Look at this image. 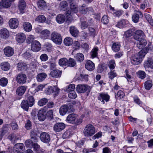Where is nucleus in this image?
<instances>
[{
  "instance_id": "nucleus-16",
  "label": "nucleus",
  "mask_w": 153,
  "mask_h": 153,
  "mask_svg": "<svg viewBox=\"0 0 153 153\" xmlns=\"http://www.w3.org/2000/svg\"><path fill=\"white\" fill-rule=\"evenodd\" d=\"M88 89V86L84 85H78L76 88V91L79 93H83L87 91Z\"/></svg>"
},
{
  "instance_id": "nucleus-25",
  "label": "nucleus",
  "mask_w": 153,
  "mask_h": 153,
  "mask_svg": "<svg viewBox=\"0 0 153 153\" xmlns=\"http://www.w3.org/2000/svg\"><path fill=\"white\" fill-rule=\"evenodd\" d=\"M85 67L89 71H92L95 68L94 64L91 60H88L85 64Z\"/></svg>"
},
{
  "instance_id": "nucleus-20",
  "label": "nucleus",
  "mask_w": 153,
  "mask_h": 153,
  "mask_svg": "<svg viewBox=\"0 0 153 153\" xmlns=\"http://www.w3.org/2000/svg\"><path fill=\"white\" fill-rule=\"evenodd\" d=\"M9 36L8 30L6 28L2 29L0 30V36L3 39H6Z\"/></svg>"
},
{
  "instance_id": "nucleus-62",
  "label": "nucleus",
  "mask_w": 153,
  "mask_h": 153,
  "mask_svg": "<svg viewBox=\"0 0 153 153\" xmlns=\"http://www.w3.org/2000/svg\"><path fill=\"white\" fill-rule=\"evenodd\" d=\"M32 126L31 122L29 120H27L25 122V127L27 130H29L31 128Z\"/></svg>"
},
{
  "instance_id": "nucleus-40",
  "label": "nucleus",
  "mask_w": 153,
  "mask_h": 153,
  "mask_svg": "<svg viewBox=\"0 0 153 153\" xmlns=\"http://www.w3.org/2000/svg\"><path fill=\"white\" fill-rule=\"evenodd\" d=\"M81 27L83 29H85L88 26L87 22L86 21V18L85 17H82L81 19Z\"/></svg>"
},
{
  "instance_id": "nucleus-21",
  "label": "nucleus",
  "mask_w": 153,
  "mask_h": 153,
  "mask_svg": "<svg viewBox=\"0 0 153 153\" xmlns=\"http://www.w3.org/2000/svg\"><path fill=\"white\" fill-rule=\"evenodd\" d=\"M4 51L5 55L8 57L12 56L14 53L13 49L9 46L5 48L4 49Z\"/></svg>"
},
{
  "instance_id": "nucleus-15",
  "label": "nucleus",
  "mask_w": 153,
  "mask_h": 153,
  "mask_svg": "<svg viewBox=\"0 0 153 153\" xmlns=\"http://www.w3.org/2000/svg\"><path fill=\"white\" fill-rule=\"evenodd\" d=\"M25 35L22 33H18L16 37V40L19 43H22L26 39Z\"/></svg>"
},
{
  "instance_id": "nucleus-32",
  "label": "nucleus",
  "mask_w": 153,
  "mask_h": 153,
  "mask_svg": "<svg viewBox=\"0 0 153 153\" xmlns=\"http://www.w3.org/2000/svg\"><path fill=\"white\" fill-rule=\"evenodd\" d=\"M128 23V21L124 19H123L119 21L116 25V26L119 28H122L126 26Z\"/></svg>"
},
{
  "instance_id": "nucleus-11",
  "label": "nucleus",
  "mask_w": 153,
  "mask_h": 153,
  "mask_svg": "<svg viewBox=\"0 0 153 153\" xmlns=\"http://www.w3.org/2000/svg\"><path fill=\"white\" fill-rule=\"evenodd\" d=\"M133 37L134 39L139 40L141 37H146V36L143 31L141 30H138L134 32Z\"/></svg>"
},
{
  "instance_id": "nucleus-18",
  "label": "nucleus",
  "mask_w": 153,
  "mask_h": 153,
  "mask_svg": "<svg viewBox=\"0 0 153 153\" xmlns=\"http://www.w3.org/2000/svg\"><path fill=\"white\" fill-rule=\"evenodd\" d=\"M17 68L19 71H24L27 70V64L24 62H21L18 63Z\"/></svg>"
},
{
  "instance_id": "nucleus-17",
  "label": "nucleus",
  "mask_w": 153,
  "mask_h": 153,
  "mask_svg": "<svg viewBox=\"0 0 153 153\" xmlns=\"http://www.w3.org/2000/svg\"><path fill=\"white\" fill-rule=\"evenodd\" d=\"M145 38L146 37H141L139 40H137L139 41V42L137 43V47L139 49L143 48L147 44V42Z\"/></svg>"
},
{
  "instance_id": "nucleus-3",
  "label": "nucleus",
  "mask_w": 153,
  "mask_h": 153,
  "mask_svg": "<svg viewBox=\"0 0 153 153\" xmlns=\"http://www.w3.org/2000/svg\"><path fill=\"white\" fill-rule=\"evenodd\" d=\"M77 116L74 114H69L67 117L65 121L68 123L71 124H76L77 125H79L81 123L80 120L77 118Z\"/></svg>"
},
{
  "instance_id": "nucleus-50",
  "label": "nucleus",
  "mask_w": 153,
  "mask_h": 153,
  "mask_svg": "<svg viewBox=\"0 0 153 153\" xmlns=\"http://www.w3.org/2000/svg\"><path fill=\"white\" fill-rule=\"evenodd\" d=\"M79 9L81 13L83 14H85L88 12V7L85 4L80 6Z\"/></svg>"
},
{
  "instance_id": "nucleus-2",
  "label": "nucleus",
  "mask_w": 153,
  "mask_h": 153,
  "mask_svg": "<svg viewBox=\"0 0 153 153\" xmlns=\"http://www.w3.org/2000/svg\"><path fill=\"white\" fill-rule=\"evenodd\" d=\"M83 132L85 136L88 137H91L94 134L96 131L94 126L91 124H89L85 126Z\"/></svg>"
},
{
  "instance_id": "nucleus-36",
  "label": "nucleus",
  "mask_w": 153,
  "mask_h": 153,
  "mask_svg": "<svg viewBox=\"0 0 153 153\" xmlns=\"http://www.w3.org/2000/svg\"><path fill=\"white\" fill-rule=\"evenodd\" d=\"M32 25L31 24L28 22H25L23 25V28L25 30L26 32H30L32 30Z\"/></svg>"
},
{
  "instance_id": "nucleus-5",
  "label": "nucleus",
  "mask_w": 153,
  "mask_h": 153,
  "mask_svg": "<svg viewBox=\"0 0 153 153\" xmlns=\"http://www.w3.org/2000/svg\"><path fill=\"white\" fill-rule=\"evenodd\" d=\"M27 79L26 75L22 73L17 74L16 78L17 82L19 84H23L26 83Z\"/></svg>"
},
{
  "instance_id": "nucleus-7",
  "label": "nucleus",
  "mask_w": 153,
  "mask_h": 153,
  "mask_svg": "<svg viewBox=\"0 0 153 153\" xmlns=\"http://www.w3.org/2000/svg\"><path fill=\"white\" fill-rule=\"evenodd\" d=\"M31 50L35 52L39 51L41 48V45L40 42L36 40L33 41L31 44Z\"/></svg>"
},
{
  "instance_id": "nucleus-45",
  "label": "nucleus",
  "mask_w": 153,
  "mask_h": 153,
  "mask_svg": "<svg viewBox=\"0 0 153 153\" xmlns=\"http://www.w3.org/2000/svg\"><path fill=\"white\" fill-rule=\"evenodd\" d=\"M70 8L73 13H76L78 11L77 5L72 1L70 2Z\"/></svg>"
},
{
  "instance_id": "nucleus-64",
  "label": "nucleus",
  "mask_w": 153,
  "mask_h": 153,
  "mask_svg": "<svg viewBox=\"0 0 153 153\" xmlns=\"http://www.w3.org/2000/svg\"><path fill=\"white\" fill-rule=\"evenodd\" d=\"M137 74L139 77L141 79H144L146 77V73L143 71H139L137 72Z\"/></svg>"
},
{
  "instance_id": "nucleus-34",
  "label": "nucleus",
  "mask_w": 153,
  "mask_h": 153,
  "mask_svg": "<svg viewBox=\"0 0 153 153\" xmlns=\"http://www.w3.org/2000/svg\"><path fill=\"white\" fill-rule=\"evenodd\" d=\"M70 31L71 35L74 37L77 36L79 31L77 28L74 26H71L70 28Z\"/></svg>"
},
{
  "instance_id": "nucleus-61",
  "label": "nucleus",
  "mask_w": 153,
  "mask_h": 153,
  "mask_svg": "<svg viewBox=\"0 0 153 153\" xmlns=\"http://www.w3.org/2000/svg\"><path fill=\"white\" fill-rule=\"evenodd\" d=\"M68 6V3L65 1H62L60 4V6L61 9L64 10L67 8Z\"/></svg>"
},
{
  "instance_id": "nucleus-35",
  "label": "nucleus",
  "mask_w": 153,
  "mask_h": 153,
  "mask_svg": "<svg viewBox=\"0 0 153 153\" xmlns=\"http://www.w3.org/2000/svg\"><path fill=\"white\" fill-rule=\"evenodd\" d=\"M74 58L76 60L79 62H81L83 61L84 59L83 54L80 53L76 54L75 55Z\"/></svg>"
},
{
  "instance_id": "nucleus-60",
  "label": "nucleus",
  "mask_w": 153,
  "mask_h": 153,
  "mask_svg": "<svg viewBox=\"0 0 153 153\" xmlns=\"http://www.w3.org/2000/svg\"><path fill=\"white\" fill-rule=\"evenodd\" d=\"M76 62L75 60L72 58H70L68 60V66L74 67L76 65Z\"/></svg>"
},
{
  "instance_id": "nucleus-4",
  "label": "nucleus",
  "mask_w": 153,
  "mask_h": 153,
  "mask_svg": "<svg viewBox=\"0 0 153 153\" xmlns=\"http://www.w3.org/2000/svg\"><path fill=\"white\" fill-rule=\"evenodd\" d=\"M51 37L52 40L56 44H60L62 42V36L56 32H53L51 34Z\"/></svg>"
},
{
  "instance_id": "nucleus-26",
  "label": "nucleus",
  "mask_w": 153,
  "mask_h": 153,
  "mask_svg": "<svg viewBox=\"0 0 153 153\" xmlns=\"http://www.w3.org/2000/svg\"><path fill=\"white\" fill-rule=\"evenodd\" d=\"M1 69L3 71H7L9 70L10 68V64L7 62H1L0 64Z\"/></svg>"
},
{
  "instance_id": "nucleus-47",
  "label": "nucleus",
  "mask_w": 153,
  "mask_h": 153,
  "mask_svg": "<svg viewBox=\"0 0 153 153\" xmlns=\"http://www.w3.org/2000/svg\"><path fill=\"white\" fill-rule=\"evenodd\" d=\"M10 126V124H6L4 125L1 129V134L3 135L7 132L9 130Z\"/></svg>"
},
{
  "instance_id": "nucleus-54",
  "label": "nucleus",
  "mask_w": 153,
  "mask_h": 153,
  "mask_svg": "<svg viewBox=\"0 0 153 153\" xmlns=\"http://www.w3.org/2000/svg\"><path fill=\"white\" fill-rule=\"evenodd\" d=\"M46 20V18L43 15H40L36 18L35 20L39 22H44Z\"/></svg>"
},
{
  "instance_id": "nucleus-41",
  "label": "nucleus",
  "mask_w": 153,
  "mask_h": 153,
  "mask_svg": "<svg viewBox=\"0 0 153 153\" xmlns=\"http://www.w3.org/2000/svg\"><path fill=\"white\" fill-rule=\"evenodd\" d=\"M40 34L42 38L44 39H46L49 36L50 34V32L48 30H44L41 32Z\"/></svg>"
},
{
  "instance_id": "nucleus-55",
  "label": "nucleus",
  "mask_w": 153,
  "mask_h": 153,
  "mask_svg": "<svg viewBox=\"0 0 153 153\" xmlns=\"http://www.w3.org/2000/svg\"><path fill=\"white\" fill-rule=\"evenodd\" d=\"M98 51V48L97 47L94 48L91 52L90 54L92 58L96 57L98 54L97 51Z\"/></svg>"
},
{
  "instance_id": "nucleus-39",
  "label": "nucleus",
  "mask_w": 153,
  "mask_h": 153,
  "mask_svg": "<svg viewBox=\"0 0 153 153\" xmlns=\"http://www.w3.org/2000/svg\"><path fill=\"white\" fill-rule=\"evenodd\" d=\"M133 31V29L132 28H131L126 31L123 34V37L126 38H129L132 35Z\"/></svg>"
},
{
  "instance_id": "nucleus-56",
  "label": "nucleus",
  "mask_w": 153,
  "mask_h": 153,
  "mask_svg": "<svg viewBox=\"0 0 153 153\" xmlns=\"http://www.w3.org/2000/svg\"><path fill=\"white\" fill-rule=\"evenodd\" d=\"M108 75L109 78L111 80L117 76V74L114 70L111 71L108 73Z\"/></svg>"
},
{
  "instance_id": "nucleus-19",
  "label": "nucleus",
  "mask_w": 153,
  "mask_h": 153,
  "mask_svg": "<svg viewBox=\"0 0 153 153\" xmlns=\"http://www.w3.org/2000/svg\"><path fill=\"white\" fill-rule=\"evenodd\" d=\"M38 133L36 130L33 129L30 133V139L33 140L34 142H36L38 141Z\"/></svg>"
},
{
  "instance_id": "nucleus-52",
  "label": "nucleus",
  "mask_w": 153,
  "mask_h": 153,
  "mask_svg": "<svg viewBox=\"0 0 153 153\" xmlns=\"http://www.w3.org/2000/svg\"><path fill=\"white\" fill-rule=\"evenodd\" d=\"M37 5L38 7L42 9L44 8L46 6V3L43 0H40L37 2Z\"/></svg>"
},
{
  "instance_id": "nucleus-63",
  "label": "nucleus",
  "mask_w": 153,
  "mask_h": 153,
  "mask_svg": "<svg viewBox=\"0 0 153 153\" xmlns=\"http://www.w3.org/2000/svg\"><path fill=\"white\" fill-rule=\"evenodd\" d=\"M101 22L104 24L106 25L109 22L108 17L106 15H104L101 19Z\"/></svg>"
},
{
  "instance_id": "nucleus-58",
  "label": "nucleus",
  "mask_w": 153,
  "mask_h": 153,
  "mask_svg": "<svg viewBox=\"0 0 153 153\" xmlns=\"http://www.w3.org/2000/svg\"><path fill=\"white\" fill-rule=\"evenodd\" d=\"M48 102V100L45 98H43L39 100L38 102V105L40 106H43L45 105Z\"/></svg>"
},
{
  "instance_id": "nucleus-51",
  "label": "nucleus",
  "mask_w": 153,
  "mask_h": 153,
  "mask_svg": "<svg viewBox=\"0 0 153 153\" xmlns=\"http://www.w3.org/2000/svg\"><path fill=\"white\" fill-rule=\"evenodd\" d=\"M152 82L151 80H148L144 83L145 88L147 90H149L152 86Z\"/></svg>"
},
{
  "instance_id": "nucleus-10",
  "label": "nucleus",
  "mask_w": 153,
  "mask_h": 153,
  "mask_svg": "<svg viewBox=\"0 0 153 153\" xmlns=\"http://www.w3.org/2000/svg\"><path fill=\"white\" fill-rule=\"evenodd\" d=\"M65 124L63 123H57L53 127V129L56 132H59L63 130L65 128Z\"/></svg>"
},
{
  "instance_id": "nucleus-8",
  "label": "nucleus",
  "mask_w": 153,
  "mask_h": 153,
  "mask_svg": "<svg viewBox=\"0 0 153 153\" xmlns=\"http://www.w3.org/2000/svg\"><path fill=\"white\" fill-rule=\"evenodd\" d=\"M25 146L22 143L16 144L14 146L13 151L15 153H23Z\"/></svg>"
},
{
  "instance_id": "nucleus-46",
  "label": "nucleus",
  "mask_w": 153,
  "mask_h": 153,
  "mask_svg": "<svg viewBox=\"0 0 153 153\" xmlns=\"http://www.w3.org/2000/svg\"><path fill=\"white\" fill-rule=\"evenodd\" d=\"M107 66L106 64H100L99 65L98 67L97 71L98 73H101L105 70H106L107 69Z\"/></svg>"
},
{
  "instance_id": "nucleus-49",
  "label": "nucleus",
  "mask_w": 153,
  "mask_h": 153,
  "mask_svg": "<svg viewBox=\"0 0 153 153\" xmlns=\"http://www.w3.org/2000/svg\"><path fill=\"white\" fill-rule=\"evenodd\" d=\"M64 43L66 46H69L72 44L73 40L70 37H67L65 39Z\"/></svg>"
},
{
  "instance_id": "nucleus-14",
  "label": "nucleus",
  "mask_w": 153,
  "mask_h": 153,
  "mask_svg": "<svg viewBox=\"0 0 153 153\" xmlns=\"http://www.w3.org/2000/svg\"><path fill=\"white\" fill-rule=\"evenodd\" d=\"M9 24L11 29L16 28L18 26L19 22L16 18H12L9 21Z\"/></svg>"
},
{
  "instance_id": "nucleus-1",
  "label": "nucleus",
  "mask_w": 153,
  "mask_h": 153,
  "mask_svg": "<svg viewBox=\"0 0 153 153\" xmlns=\"http://www.w3.org/2000/svg\"><path fill=\"white\" fill-rule=\"evenodd\" d=\"M144 57V54H142V52H139L137 54L131 57V64L134 65L140 64Z\"/></svg>"
},
{
  "instance_id": "nucleus-53",
  "label": "nucleus",
  "mask_w": 153,
  "mask_h": 153,
  "mask_svg": "<svg viewBox=\"0 0 153 153\" xmlns=\"http://www.w3.org/2000/svg\"><path fill=\"white\" fill-rule=\"evenodd\" d=\"M8 83L7 79L5 77H3L0 79V85L2 87L6 86Z\"/></svg>"
},
{
  "instance_id": "nucleus-6",
  "label": "nucleus",
  "mask_w": 153,
  "mask_h": 153,
  "mask_svg": "<svg viewBox=\"0 0 153 153\" xmlns=\"http://www.w3.org/2000/svg\"><path fill=\"white\" fill-rule=\"evenodd\" d=\"M40 138L42 142L45 143H48L51 140L50 134L45 132H43L40 134Z\"/></svg>"
},
{
  "instance_id": "nucleus-37",
  "label": "nucleus",
  "mask_w": 153,
  "mask_h": 153,
  "mask_svg": "<svg viewBox=\"0 0 153 153\" xmlns=\"http://www.w3.org/2000/svg\"><path fill=\"white\" fill-rule=\"evenodd\" d=\"M21 106L22 108L27 111L28 109L29 106L28 101L26 100H22L21 104Z\"/></svg>"
},
{
  "instance_id": "nucleus-22",
  "label": "nucleus",
  "mask_w": 153,
  "mask_h": 153,
  "mask_svg": "<svg viewBox=\"0 0 153 153\" xmlns=\"http://www.w3.org/2000/svg\"><path fill=\"white\" fill-rule=\"evenodd\" d=\"M46 111L44 109L40 110L38 114V119L40 121H43L46 118Z\"/></svg>"
},
{
  "instance_id": "nucleus-9",
  "label": "nucleus",
  "mask_w": 153,
  "mask_h": 153,
  "mask_svg": "<svg viewBox=\"0 0 153 153\" xmlns=\"http://www.w3.org/2000/svg\"><path fill=\"white\" fill-rule=\"evenodd\" d=\"M110 97V96L107 94L102 93L99 94L98 100L101 101L103 104H104L105 102H107L109 101Z\"/></svg>"
},
{
  "instance_id": "nucleus-27",
  "label": "nucleus",
  "mask_w": 153,
  "mask_h": 153,
  "mask_svg": "<svg viewBox=\"0 0 153 153\" xmlns=\"http://www.w3.org/2000/svg\"><path fill=\"white\" fill-rule=\"evenodd\" d=\"M144 66L145 68L153 69V59L151 58H148L145 62Z\"/></svg>"
},
{
  "instance_id": "nucleus-31",
  "label": "nucleus",
  "mask_w": 153,
  "mask_h": 153,
  "mask_svg": "<svg viewBox=\"0 0 153 153\" xmlns=\"http://www.w3.org/2000/svg\"><path fill=\"white\" fill-rule=\"evenodd\" d=\"M25 97L29 102V106L32 107L34 103L35 100L33 97L27 94H26Z\"/></svg>"
},
{
  "instance_id": "nucleus-29",
  "label": "nucleus",
  "mask_w": 153,
  "mask_h": 153,
  "mask_svg": "<svg viewBox=\"0 0 153 153\" xmlns=\"http://www.w3.org/2000/svg\"><path fill=\"white\" fill-rule=\"evenodd\" d=\"M66 19L65 16L61 14L58 15L56 18V21L59 24H62L64 23Z\"/></svg>"
},
{
  "instance_id": "nucleus-13",
  "label": "nucleus",
  "mask_w": 153,
  "mask_h": 153,
  "mask_svg": "<svg viewBox=\"0 0 153 153\" xmlns=\"http://www.w3.org/2000/svg\"><path fill=\"white\" fill-rule=\"evenodd\" d=\"M11 3V0H1L0 2V6L3 8L8 9L10 7Z\"/></svg>"
},
{
  "instance_id": "nucleus-28",
  "label": "nucleus",
  "mask_w": 153,
  "mask_h": 153,
  "mask_svg": "<svg viewBox=\"0 0 153 153\" xmlns=\"http://www.w3.org/2000/svg\"><path fill=\"white\" fill-rule=\"evenodd\" d=\"M62 72L58 70H54L51 71L50 74V75L52 77L58 78L60 77Z\"/></svg>"
},
{
  "instance_id": "nucleus-24",
  "label": "nucleus",
  "mask_w": 153,
  "mask_h": 153,
  "mask_svg": "<svg viewBox=\"0 0 153 153\" xmlns=\"http://www.w3.org/2000/svg\"><path fill=\"white\" fill-rule=\"evenodd\" d=\"M69 109V107L67 105H64L62 106L59 110L60 114L62 116L65 115L68 111Z\"/></svg>"
},
{
  "instance_id": "nucleus-59",
  "label": "nucleus",
  "mask_w": 153,
  "mask_h": 153,
  "mask_svg": "<svg viewBox=\"0 0 153 153\" xmlns=\"http://www.w3.org/2000/svg\"><path fill=\"white\" fill-rule=\"evenodd\" d=\"M97 150V149H86L85 148L83 149L82 150V152L83 153H88L91 152H96Z\"/></svg>"
},
{
  "instance_id": "nucleus-48",
  "label": "nucleus",
  "mask_w": 153,
  "mask_h": 153,
  "mask_svg": "<svg viewBox=\"0 0 153 153\" xmlns=\"http://www.w3.org/2000/svg\"><path fill=\"white\" fill-rule=\"evenodd\" d=\"M73 133L71 129L66 130L63 134L62 137L64 139L68 138L72 136Z\"/></svg>"
},
{
  "instance_id": "nucleus-57",
  "label": "nucleus",
  "mask_w": 153,
  "mask_h": 153,
  "mask_svg": "<svg viewBox=\"0 0 153 153\" xmlns=\"http://www.w3.org/2000/svg\"><path fill=\"white\" fill-rule=\"evenodd\" d=\"M8 138L13 143H14L18 139V138L17 137L16 135L14 134H10L8 137Z\"/></svg>"
},
{
  "instance_id": "nucleus-43",
  "label": "nucleus",
  "mask_w": 153,
  "mask_h": 153,
  "mask_svg": "<svg viewBox=\"0 0 153 153\" xmlns=\"http://www.w3.org/2000/svg\"><path fill=\"white\" fill-rule=\"evenodd\" d=\"M68 60L65 58H62L59 60V64L62 66H68Z\"/></svg>"
},
{
  "instance_id": "nucleus-38",
  "label": "nucleus",
  "mask_w": 153,
  "mask_h": 153,
  "mask_svg": "<svg viewBox=\"0 0 153 153\" xmlns=\"http://www.w3.org/2000/svg\"><path fill=\"white\" fill-rule=\"evenodd\" d=\"M56 90L54 86H50L46 88L45 92L47 94H50Z\"/></svg>"
},
{
  "instance_id": "nucleus-42",
  "label": "nucleus",
  "mask_w": 153,
  "mask_h": 153,
  "mask_svg": "<svg viewBox=\"0 0 153 153\" xmlns=\"http://www.w3.org/2000/svg\"><path fill=\"white\" fill-rule=\"evenodd\" d=\"M26 3L24 0H19L18 7L21 10H23L26 7Z\"/></svg>"
},
{
  "instance_id": "nucleus-33",
  "label": "nucleus",
  "mask_w": 153,
  "mask_h": 153,
  "mask_svg": "<svg viewBox=\"0 0 153 153\" xmlns=\"http://www.w3.org/2000/svg\"><path fill=\"white\" fill-rule=\"evenodd\" d=\"M47 76L46 74L45 73H39L37 76V80L38 82H41L45 79Z\"/></svg>"
},
{
  "instance_id": "nucleus-30",
  "label": "nucleus",
  "mask_w": 153,
  "mask_h": 153,
  "mask_svg": "<svg viewBox=\"0 0 153 153\" xmlns=\"http://www.w3.org/2000/svg\"><path fill=\"white\" fill-rule=\"evenodd\" d=\"M120 47L121 45L119 42H115L113 44L111 49L114 52H117L120 50Z\"/></svg>"
},
{
  "instance_id": "nucleus-23",
  "label": "nucleus",
  "mask_w": 153,
  "mask_h": 153,
  "mask_svg": "<svg viewBox=\"0 0 153 153\" xmlns=\"http://www.w3.org/2000/svg\"><path fill=\"white\" fill-rule=\"evenodd\" d=\"M140 16H142V14L140 11H137L136 13L132 15V21L135 23H137L139 20Z\"/></svg>"
},
{
  "instance_id": "nucleus-12",
  "label": "nucleus",
  "mask_w": 153,
  "mask_h": 153,
  "mask_svg": "<svg viewBox=\"0 0 153 153\" xmlns=\"http://www.w3.org/2000/svg\"><path fill=\"white\" fill-rule=\"evenodd\" d=\"M27 86L22 85L18 87L16 90V94L19 96H22L25 93L27 89Z\"/></svg>"
},
{
  "instance_id": "nucleus-44",
  "label": "nucleus",
  "mask_w": 153,
  "mask_h": 153,
  "mask_svg": "<svg viewBox=\"0 0 153 153\" xmlns=\"http://www.w3.org/2000/svg\"><path fill=\"white\" fill-rule=\"evenodd\" d=\"M33 140L29 139L26 140L25 142V144L26 147L30 148H32L33 147L34 143Z\"/></svg>"
}]
</instances>
